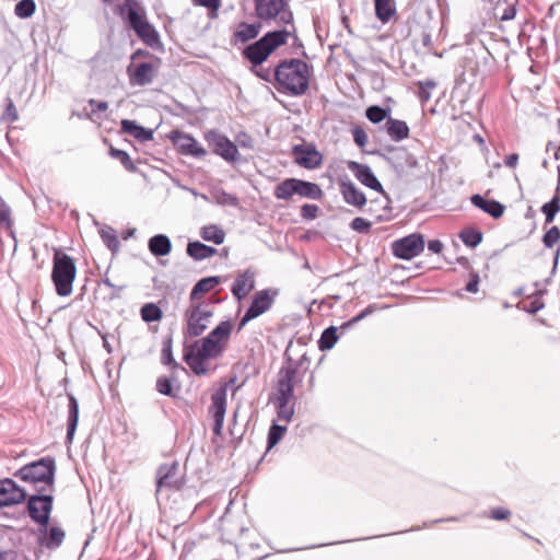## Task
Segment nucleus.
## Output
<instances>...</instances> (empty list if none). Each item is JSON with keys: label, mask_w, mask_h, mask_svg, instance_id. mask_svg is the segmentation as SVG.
<instances>
[{"label": "nucleus", "mask_w": 560, "mask_h": 560, "mask_svg": "<svg viewBox=\"0 0 560 560\" xmlns=\"http://www.w3.org/2000/svg\"><path fill=\"white\" fill-rule=\"evenodd\" d=\"M276 404L278 408V416L281 419L289 421L293 415V410L289 408V402L282 405L281 400H276Z\"/></svg>", "instance_id": "obj_58"}, {"label": "nucleus", "mask_w": 560, "mask_h": 560, "mask_svg": "<svg viewBox=\"0 0 560 560\" xmlns=\"http://www.w3.org/2000/svg\"><path fill=\"white\" fill-rule=\"evenodd\" d=\"M541 211L546 217V223H551L556 214L560 211V186L558 185L552 199L541 207Z\"/></svg>", "instance_id": "obj_37"}, {"label": "nucleus", "mask_w": 560, "mask_h": 560, "mask_svg": "<svg viewBox=\"0 0 560 560\" xmlns=\"http://www.w3.org/2000/svg\"><path fill=\"white\" fill-rule=\"evenodd\" d=\"M337 340V328L335 326H330L323 331L318 340V348L322 351L330 350L335 346Z\"/></svg>", "instance_id": "obj_38"}, {"label": "nucleus", "mask_w": 560, "mask_h": 560, "mask_svg": "<svg viewBox=\"0 0 560 560\" xmlns=\"http://www.w3.org/2000/svg\"><path fill=\"white\" fill-rule=\"evenodd\" d=\"M0 226L13 234V222L11 219V209L7 202L0 197Z\"/></svg>", "instance_id": "obj_42"}, {"label": "nucleus", "mask_w": 560, "mask_h": 560, "mask_svg": "<svg viewBox=\"0 0 560 560\" xmlns=\"http://www.w3.org/2000/svg\"><path fill=\"white\" fill-rule=\"evenodd\" d=\"M295 178H288L275 187L273 195L277 199L290 200L295 194Z\"/></svg>", "instance_id": "obj_35"}, {"label": "nucleus", "mask_w": 560, "mask_h": 560, "mask_svg": "<svg viewBox=\"0 0 560 560\" xmlns=\"http://www.w3.org/2000/svg\"><path fill=\"white\" fill-rule=\"evenodd\" d=\"M7 108L2 115V119L9 122H14L19 119L18 110L11 98L7 100Z\"/></svg>", "instance_id": "obj_53"}, {"label": "nucleus", "mask_w": 560, "mask_h": 560, "mask_svg": "<svg viewBox=\"0 0 560 560\" xmlns=\"http://www.w3.org/2000/svg\"><path fill=\"white\" fill-rule=\"evenodd\" d=\"M516 14V8L515 5L511 4L503 9V12L500 15L501 21H510L515 18Z\"/></svg>", "instance_id": "obj_60"}, {"label": "nucleus", "mask_w": 560, "mask_h": 560, "mask_svg": "<svg viewBox=\"0 0 560 560\" xmlns=\"http://www.w3.org/2000/svg\"><path fill=\"white\" fill-rule=\"evenodd\" d=\"M172 140L182 154L191 155L194 158H202L207 154L206 149L188 133L173 131Z\"/></svg>", "instance_id": "obj_18"}, {"label": "nucleus", "mask_w": 560, "mask_h": 560, "mask_svg": "<svg viewBox=\"0 0 560 560\" xmlns=\"http://www.w3.org/2000/svg\"><path fill=\"white\" fill-rule=\"evenodd\" d=\"M318 207L316 205H303L301 207V215L304 219L313 220L317 217Z\"/></svg>", "instance_id": "obj_56"}, {"label": "nucleus", "mask_w": 560, "mask_h": 560, "mask_svg": "<svg viewBox=\"0 0 560 560\" xmlns=\"http://www.w3.org/2000/svg\"><path fill=\"white\" fill-rule=\"evenodd\" d=\"M236 377H232L229 383L222 384L212 395H211V405L209 407V413L212 416L214 420L213 424V433L215 435H221L224 417L226 412V396H228V387L229 385H235Z\"/></svg>", "instance_id": "obj_11"}, {"label": "nucleus", "mask_w": 560, "mask_h": 560, "mask_svg": "<svg viewBox=\"0 0 560 560\" xmlns=\"http://www.w3.org/2000/svg\"><path fill=\"white\" fill-rule=\"evenodd\" d=\"M89 104L93 107L92 114H94L95 112H105L108 108V103L104 101H96L91 98L89 101Z\"/></svg>", "instance_id": "obj_63"}, {"label": "nucleus", "mask_w": 560, "mask_h": 560, "mask_svg": "<svg viewBox=\"0 0 560 560\" xmlns=\"http://www.w3.org/2000/svg\"><path fill=\"white\" fill-rule=\"evenodd\" d=\"M26 498L24 489L19 487L12 479L0 481V509L23 502Z\"/></svg>", "instance_id": "obj_19"}, {"label": "nucleus", "mask_w": 560, "mask_h": 560, "mask_svg": "<svg viewBox=\"0 0 560 560\" xmlns=\"http://www.w3.org/2000/svg\"><path fill=\"white\" fill-rule=\"evenodd\" d=\"M262 28L261 20L248 23L238 22L233 26V33L231 36V44H246L247 42L256 38Z\"/></svg>", "instance_id": "obj_20"}, {"label": "nucleus", "mask_w": 560, "mask_h": 560, "mask_svg": "<svg viewBox=\"0 0 560 560\" xmlns=\"http://www.w3.org/2000/svg\"><path fill=\"white\" fill-rule=\"evenodd\" d=\"M54 498L51 494H33L27 500V513L33 522L40 527L49 523V516L52 511Z\"/></svg>", "instance_id": "obj_12"}, {"label": "nucleus", "mask_w": 560, "mask_h": 560, "mask_svg": "<svg viewBox=\"0 0 560 560\" xmlns=\"http://www.w3.org/2000/svg\"><path fill=\"white\" fill-rule=\"evenodd\" d=\"M156 390L162 394L170 397H174L175 394L173 392L172 387V381L165 376L159 377L156 381Z\"/></svg>", "instance_id": "obj_48"}, {"label": "nucleus", "mask_w": 560, "mask_h": 560, "mask_svg": "<svg viewBox=\"0 0 560 560\" xmlns=\"http://www.w3.org/2000/svg\"><path fill=\"white\" fill-rule=\"evenodd\" d=\"M39 533L43 534V537L39 538L40 545L48 549L60 547L66 537L65 530L59 526H52L49 529L47 526L40 527Z\"/></svg>", "instance_id": "obj_23"}, {"label": "nucleus", "mask_w": 560, "mask_h": 560, "mask_svg": "<svg viewBox=\"0 0 560 560\" xmlns=\"http://www.w3.org/2000/svg\"><path fill=\"white\" fill-rule=\"evenodd\" d=\"M200 236L207 241L220 245L224 242L225 233L218 225H206L200 231Z\"/></svg>", "instance_id": "obj_36"}, {"label": "nucleus", "mask_w": 560, "mask_h": 560, "mask_svg": "<svg viewBox=\"0 0 560 560\" xmlns=\"http://www.w3.org/2000/svg\"><path fill=\"white\" fill-rule=\"evenodd\" d=\"M285 431V428L278 424H272L268 433V447H273L281 439Z\"/></svg>", "instance_id": "obj_47"}, {"label": "nucleus", "mask_w": 560, "mask_h": 560, "mask_svg": "<svg viewBox=\"0 0 560 560\" xmlns=\"http://www.w3.org/2000/svg\"><path fill=\"white\" fill-rule=\"evenodd\" d=\"M371 313H372V308H371V306H369L365 310H363L361 313H359L357 316H354L352 319H350L349 322L345 323L341 326V329H346V328L352 326L353 324L360 322L361 319H363L366 315H369Z\"/></svg>", "instance_id": "obj_59"}, {"label": "nucleus", "mask_w": 560, "mask_h": 560, "mask_svg": "<svg viewBox=\"0 0 560 560\" xmlns=\"http://www.w3.org/2000/svg\"><path fill=\"white\" fill-rule=\"evenodd\" d=\"M149 249L154 256H166L172 250V243L166 235L158 234L149 240Z\"/></svg>", "instance_id": "obj_31"}, {"label": "nucleus", "mask_w": 560, "mask_h": 560, "mask_svg": "<svg viewBox=\"0 0 560 560\" xmlns=\"http://www.w3.org/2000/svg\"><path fill=\"white\" fill-rule=\"evenodd\" d=\"M120 126L125 133L132 136L138 141L145 142L153 138L152 130L145 129L135 120L122 119Z\"/></svg>", "instance_id": "obj_26"}, {"label": "nucleus", "mask_w": 560, "mask_h": 560, "mask_svg": "<svg viewBox=\"0 0 560 560\" xmlns=\"http://www.w3.org/2000/svg\"><path fill=\"white\" fill-rule=\"evenodd\" d=\"M365 115L371 122L377 124L387 117V112L380 106H370Z\"/></svg>", "instance_id": "obj_46"}, {"label": "nucleus", "mask_w": 560, "mask_h": 560, "mask_svg": "<svg viewBox=\"0 0 560 560\" xmlns=\"http://www.w3.org/2000/svg\"><path fill=\"white\" fill-rule=\"evenodd\" d=\"M187 254L195 260H203L215 255L217 249L214 247L208 246L201 242L196 241L188 243Z\"/></svg>", "instance_id": "obj_32"}, {"label": "nucleus", "mask_w": 560, "mask_h": 560, "mask_svg": "<svg viewBox=\"0 0 560 560\" xmlns=\"http://www.w3.org/2000/svg\"><path fill=\"white\" fill-rule=\"evenodd\" d=\"M352 135H353V141L355 142V144L358 147H360V148L365 147V144L368 142V135L363 128H361L359 126L354 127L352 130Z\"/></svg>", "instance_id": "obj_55"}, {"label": "nucleus", "mask_w": 560, "mask_h": 560, "mask_svg": "<svg viewBox=\"0 0 560 560\" xmlns=\"http://www.w3.org/2000/svg\"><path fill=\"white\" fill-rule=\"evenodd\" d=\"M375 16L383 24L388 23L396 15L395 0H373Z\"/></svg>", "instance_id": "obj_28"}, {"label": "nucleus", "mask_w": 560, "mask_h": 560, "mask_svg": "<svg viewBox=\"0 0 560 560\" xmlns=\"http://www.w3.org/2000/svg\"><path fill=\"white\" fill-rule=\"evenodd\" d=\"M289 35L290 32L287 30L268 32L257 42L248 45L243 50V56L252 66H261L273 50L287 43Z\"/></svg>", "instance_id": "obj_4"}, {"label": "nucleus", "mask_w": 560, "mask_h": 560, "mask_svg": "<svg viewBox=\"0 0 560 560\" xmlns=\"http://www.w3.org/2000/svg\"><path fill=\"white\" fill-rule=\"evenodd\" d=\"M56 464L52 457H43L24 465L14 472V477L30 483L38 493L54 491Z\"/></svg>", "instance_id": "obj_2"}, {"label": "nucleus", "mask_w": 560, "mask_h": 560, "mask_svg": "<svg viewBox=\"0 0 560 560\" xmlns=\"http://www.w3.org/2000/svg\"><path fill=\"white\" fill-rule=\"evenodd\" d=\"M294 161L302 167L314 170L320 166L323 162L322 154L313 144H296L292 149Z\"/></svg>", "instance_id": "obj_16"}, {"label": "nucleus", "mask_w": 560, "mask_h": 560, "mask_svg": "<svg viewBox=\"0 0 560 560\" xmlns=\"http://www.w3.org/2000/svg\"><path fill=\"white\" fill-rule=\"evenodd\" d=\"M510 515H511L510 511L506 509H503V508H497V509L492 510V512H491L492 518H494L497 521L506 520V518H509Z\"/></svg>", "instance_id": "obj_62"}, {"label": "nucleus", "mask_w": 560, "mask_h": 560, "mask_svg": "<svg viewBox=\"0 0 560 560\" xmlns=\"http://www.w3.org/2000/svg\"><path fill=\"white\" fill-rule=\"evenodd\" d=\"M194 4L205 7L211 12V16H215L221 7V0H192Z\"/></svg>", "instance_id": "obj_54"}, {"label": "nucleus", "mask_w": 560, "mask_h": 560, "mask_svg": "<svg viewBox=\"0 0 560 560\" xmlns=\"http://www.w3.org/2000/svg\"><path fill=\"white\" fill-rule=\"evenodd\" d=\"M348 168L352 172L354 177L366 187L383 192V187L378 179L373 174L371 167L366 164H361L359 162L349 161Z\"/></svg>", "instance_id": "obj_21"}, {"label": "nucleus", "mask_w": 560, "mask_h": 560, "mask_svg": "<svg viewBox=\"0 0 560 560\" xmlns=\"http://www.w3.org/2000/svg\"><path fill=\"white\" fill-rule=\"evenodd\" d=\"M121 15L127 14L129 26L148 46L155 48L161 45L160 36L154 26L147 20L144 8L137 0H125L119 8Z\"/></svg>", "instance_id": "obj_3"}, {"label": "nucleus", "mask_w": 560, "mask_h": 560, "mask_svg": "<svg viewBox=\"0 0 560 560\" xmlns=\"http://www.w3.org/2000/svg\"><path fill=\"white\" fill-rule=\"evenodd\" d=\"M311 67L301 59L281 61L276 67V89L291 96H301L308 90Z\"/></svg>", "instance_id": "obj_1"}, {"label": "nucleus", "mask_w": 560, "mask_h": 560, "mask_svg": "<svg viewBox=\"0 0 560 560\" xmlns=\"http://www.w3.org/2000/svg\"><path fill=\"white\" fill-rule=\"evenodd\" d=\"M296 374V369L291 365L282 368L279 372L276 400H281L282 405L290 402L293 397Z\"/></svg>", "instance_id": "obj_17"}, {"label": "nucleus", "mask_w": 560, "mask_h": 560, "mask_svg": "<svg viewBox=\"0 0 560 560\" xmlns=\"http://www.w3.org/2000/svg\"><path fill=\"white\" fill-rule=\"evenodd\" d=\"M75 275L77 267L73 258L60 250H56L52 260L51 279L58 295L68 296L72 293Z\"/></svg>", "instance_id": "obj_5"}, {"label": "nucleus", "mask_w": 560, "mask_h": 560, "mask_svg": "<svg viewBox=\"0 0 560 560\" xmlns=\"http://www.w3.org/2000/svg\"><path fill=\"white\" fill-rule=\"evenodd\" d=\"M185 480L179 472L177 462L162 464L156 470V493L167 491H178L184 487Z\"/></svg>", "instance_id": "obj_10"}, {"label": "nucleus", "mask_w": 560, "mask_h": 560, "mask_svg": "<svg viewBox=\"0 0 560 560\" xmlns=\"http://www.w3.org/2000/svg\"><path fill=\"white\" fill-rule=\"evenodd\" d=\"M278 294L277 289H265L256 292L249 307L238 323L237 330H242L248 322L269 311Z\"/></svg>", "instance_id": "obj_9"}, {"label": "nucleus", "mask_w": 560, "mask_h": 560, "mask_svg": "<svg viewBox=\"0 0 560 560\" xmlns=\"http://www.w3.org/2000/svg\"><path fill=\"white\" fill-rule=\"evenodd\" d=\"M109 154L114 159H117L127 171L135 172L137 170L135 163L132 162V160L126 151L116 148H110Z\"/></svg>", "instance_id": "obj_43"}, {"label": "nucleus", "mask_w": 560, "mask_h": 560, "mask_svg": "<svg viewBox=\"0 0 560 560\" xmlns=\"http://www.w3.org/2000/svg\"><path fill=\"white\" fill-rule=\"evenodd\" d=\"M371 225L370 221L361 217L354 218L350 223L351 229L359 233H368Z\"/></svg>", "instance_id": "obj_51"}, {"label": "nucleus", "mask_w": 560, "mask_h": 560, "mask_svg": "<svg viewBox=\"0 0 560 560\" xmlns=\"http://www.w3.org/2000/svg\"><path fill=\"white\" fill-rule=\"evenodd\" d=\"M161 60L156 58L155 63L142 62L135 68L128 67L127 72L131 85L144 86L151 84L160 68Z\"/></svg>", "instance_id": "obj_15"}, {"label": "nucleus", "mask_w": 560, "mask_h": 560, "mask_svg": "<svg viewBox=\"0 0 560 560\" xmlns=\"http://www.w3.org/2000/svg\"><path fill=\"white\" fill-rule=\"evenodd\" d=\"M436 85V83L432 80H428V81H424V82H420L419 83V86H420V90H419V98L422 101V102H428L431 97V93L430 91L432 89H434Z\"/></svg>", "instance_id": "obj_50"}, {"label": "nucleus", "mask_w": 560, "mask_h": 560, "mask_svg": "<svg viewBox=\"0 0 560 560\" xmlns=\"http://www.w3.org/2000/svg\"><path fill=\"white\" fill-rule=\"evenodd\" d=\"M255 288V272L250 269H246L240 273L233 285L232 293L238 300H243L247 294Z\"/></svg>", "instance_id": "obj_22"}, {"label": "nucleus", "mask_w": 560, "mask_h": 560, "mask_svg": "<svg viewBox=\"0 0 560 560\" xmlns=\"http://www.w3.org/2000/svg\"><path fill=\"white\" fill-rule=\"evenodd\" d=\"M101 236L106 246L110 249H115L118 246V240L112 231H102Z\"/></svg>", "instance_id": "obj_57"}, {"label": "nucleus", "mask_w": 560, "mask_h": 560, "mask_svg": "<svg viewBox=\"0 0 560 560\" xmlns=\"http://www.w3.org/2000/svg\"><path fill=\"white\" fill-rule=\"evenodd\" d=\"M459 237L465 245L476 247L482 241V233L472 229H467L460 232Z\"/></svg>", "instance_id": "obj_44"}, {"label": "nucleus", "mask_w": 560, "mask_h": 560, "mask_svg": "<svg viewBox=\"0 0 560 560\" xmlns=\"http://www.w3.org/2000/svg\"><path fill=\"white\" fill-rule=\"evenodd\" d=\"M232 331V323L221 322L207 337L197 340L192 348L200 352L201 357L213 359L219 357L225 349Z\"/></svg>", "instance_id": "obj_7"}, {"label": "nucleus", "mask_w": 560, "mask_h": 560, "mask_svg": "<svg viewBox=\"0 0 560 560\" xmlns=\"http://www.w3.org/2000/svg\"><path fill=\"white\" fill-rule=\"evenodd\" d=\"M215 200L218 203L223 206H233L236 207L238 205V198L232 194L225 191H218L215 194Z\"/></svg>", "instance_id": "obj_49"}, {"label": "nucleus", "mask_w": 560, "mask_h": 560, "mask_svg": "<svg viewBox=\"0 0 560 560\" xmlns=\"http://www.w3.org/2000/svg\"><path fill=\"white\" fill-rule=\"evenodd\" d=\"M214 304L211 301H190L185 311L186 334L198 337L209 327L214 314Z\"/></svg>", "instance_id": "obj_6"}, {"label": "nucleus", "mask_w": 560, "mask_h": 560, "mask_svg": "<svg viewBox=\"0 0 560 560\" xmlns=\"http://www.w3.org/2000/svg\"><path fill=\"white\" fill-rule=\"evenodd\" d=\"M295 186H296L295 194L301 197L318 200L323 196V191H322L320 187L315 183L305 182V180L295 178Z\"/></svg>", "instance_id": "obj_33"}, {"label": "nucleus", "mask_w": 560, "mask_h": 560, "mask_svg": "<svg viewBox=\"0 0 560 560\" xmlns=\"http://www.w3.org/2000/svg\"><path fill=\"white\" fill-rule=\"evenodd\" d=\"M206 139L212 147L213 152L226 162H236L240 160L237 147L224 135L217 131H210Z\"/></svg>", "instance_id": "obj_14"}, {"label": "nucleus", "mask_w": 560, "mask_h": 560, "mask_svg": "<svg viewBox=\"0 0 560 560\" xmlns=\"http://www.w3.org/2000/svg\"><path fill=\"white\" fill-rule=\"evenodd\" d=\"M424 249V238L421 234H410L396 240L392 244L393 254L400 259H412Z\"/></svg>", "instance_id": "obj_13"}, {"label": "nucleus", "mask_w": 560, "mask_h": 560, "mask_svg": "<svg viewBox=\"0 0 560 560\" xmlns=\"http://www.w3.org/2000/svg\"><path fill=\"white\" fill-rule=\"evenodd\" d=\"M172 346H173V340L171 337H167L163 340V347H162V352H161V362L164 365L171 366L172 369H177L178 363L173 358Z\"/></svg>", "instance_id": "obj_39"}, {"label": "nucleus", "mask_w": 560, "mask_h": 560, "mask_svg": "<svg viewBox=\"0 0 560 560\" xmlns=\"http://www.w3.org/2000/svg\"><path fill=\"white\" fill-rule=\"evenodd\" d=\"M36 4L34 0H21L16 3L14 13L21 19H27L35 12Z\"/></svg>", "instance_id": "obj_41"}, {"label": "nucleus", "mask_w": 560, "mask_h": 560, "mask_svg": "<svg viewBox=\"0 0 560 560\" xmlns=\"http://www.w3.org/2000/svg\"><path fill=\"white\" fill-rule=\"evenodd\" d=\"M252 70L260 78L262 79L264 81L266 82H272L275 81L276 82V69L275 70H271V69H266V68H262L261 66H258V67H252Z\"/></svg>", "instance_id": "obj_52"}, {"label": "nucleus", "mask_w": 560, "mask_h": 560, "mask_svg": "<svg viewBox=\"0 0 560 560\" xmlns=\"http://www.w3.org/2000/svg\"><path fill=\"white\" fill-rule=\"evenodd\" d=\"M68 397H69V405H68L67 442L71 443L73 440L74 432L78 427V421H79V402L72 394H69Z\"/></svg>", "instance_id": "obj_27"}, {"label": "nucleus", "mask_w": 560, "mask_h": 560, "mask_svg": "<svg viewBox=\"0 0 560 560\" xmlns=\"http://www.w3.org/2000/svg\"><path fill=\"white\" fill-rule=\"evenodd\" d=\"M221 282L219 277H208L199 280L190 292V301H201L200 295L210 292L215 285Z\"/></svg>", "instance_id": "obj_34"}, {"label": "nucleus", "mask_w": 560, "mask_h": 560, "mask_svg": "<svg viewBox=\"0 0 560 560\" xmlns=\"http://www.w3.org/2000/svg\"><path fill=\"white\" fill-rule=\"evenodd\" d=\"M162 316L161 308L154 303H147L141 307V317L147 323L158 322Z\"/></svg>", "instance_id": "obj_40"}, {"label": "nucleus", "mask_w": 560, "mask_h": 560, "mask_svg": "<svg viewBox=\"0 0 560 560\" xmlns=\"http://www.w3.org/2000/svg\"><path fill=\"white\" fill-rule=\"evenodd\" d=\"M560 241V229L551 226L542 236V243L546 247L552 248Z\"/></svg>", "instance_id": "obj_45"}, {"label": "nucleus", "mask_w": 560, "mask_h": 560, "mask_svg": "<svg viewBox=\"0 0 560 560\" xmlns=\"http://www.w3.org/2000/svg\"><path fill=\"white\" fill-rule=\"evenodd\" d=\"M255 14L261 21L275 20L279 24H291L292 12L285 0H254Z\"/></svg>", "instance_id": "obj_8"}, {"label": "nucleus", "mask_w": 560, "mask_h": 560, "mask_svg": "<svg viewBox=\"0 0 560 560\" xmlns=\"http://www.w3.org/2000/svg\"><path fill=\"white\" fill-rule=\"evenodd\" d=\"M428 248L432 253L439 254L443 249V243L441 241H439V240H431L428 243Z\"/></svg>", "instance_id": "obj_64"}, {"label": "nucleus", "mask_w": 560, "mask_h": 560, "mask_svg": "<svg viewBox=\"0 0 560 560\" xmlns=\"http://www.w3.org/2000/svg\"><path fill=\"white\" fill-rule=\"evenodd\" d=\"M209 358L201 357L200 352L195 350L192 347L190 351H187L184 355L185 362L191 369V371L197 375H205L208 372L206 360Z\"/></svg>", "instance_id": "obj_30"}, {"label": "nucleus", "mask_w": 560, "mask_h": 560, "mask_svg": "<svg viewBox=\"0 0 560 560\" xmlns=\"http://www.w3.org/2000/svg\"><path fill=\"white\" fill-rule=\"evenodd\" d=\"M478 284H479V276L477 273H471L470 280L466 284L465 289H466V291H468L470 293H476V292H478Z\"/></svg>", "instance_id": "obj_61"}, {"label": "nucleus", "mask_w": 560, "mask_h": 560, "mask_svg": "<svg viewBox=\"0 0 560 560\" xmlns=\"http://www.w3.org/2000/svg\"><path fill=\"white\" fill-rule=\"evenodd\" d=\"M470 200L475 207L481 209L494 219L501 218L504 213V206L497 200H488L480 195L471 196Z\"/></svg>", "instance_id": "obj_25"}, {"label": "nucleus", "mask_w": 560, "mask_h": 560, "mask_svg": "<svg viewBox=\"0 0 560 560\" xmlns=\"http://www.w3.org/2000/svg\"><path fill=\"white\" fill-rule=\"evenodd\" d=\"M340 192L348 205L362 208L366 203L365 195L350 180L340 182Z\"/></svg>", "instance_id": "obj_24"}, {"label": "nucleus", "mask_w": 560, "mask_h": 560, "mask_svg": "<svg viewBox=\"0 0 560 560\" xmlns=\"http://www.w3.org/2000/svg\"><path fill=\"white\" fill-rule=\"evenodd\" d=\"M385 128L394 141H401L409 136V127L404 120L388 118L385 122Z\"/></svg>", "instance_id": "obj_29"}]
</instances>
